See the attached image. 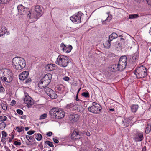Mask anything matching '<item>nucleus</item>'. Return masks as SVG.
Here are the masks:
<instances>
[{
  "label": "nucleus",
  "mask_w": 151,
  "mask_h": 151,
  "mask_svg": "<svg viewBox=\"0 0 151 151\" xmlns=\"http://www.w3.org/2000/svg\"><path fill=\"white\" fill-rule=\"evenodd\" d=\"M35 132V131H34L31 130L28 131V132H27V134H28V135H31L34 134Z\"/></svg>",
  "instance_id": "obj_44"
},
{
  "label": "nucleus",
  "mask_w": 151,
  "mask_h": 151,
  "mask_svg": "<svg viewBox=\"0 0 151 151\" xmlns=\"http://www.w3.org/2000/svg\"><path fill=\"white\" fill-rule=\"evenodd\" d=\"M57 66L54 64H48L45 66L46 69L49 71L54 70L56 69Z\"/></svg>",
  "instance_id": "obj_15"
},
{
  "label": "nucleus",
  "mask_w": 151,
  "mask_h": 151,
  "mask_svg": "<svg viewBox=\"0 0 151 151\" xmlns=\"http://www.w3.org/2000/svg\"><path fill=\"white\" fill-rule=\"evenodd\" d=\"M7 119V117L5 116H0V122H4L6 121Z\"/></svg>",
  "instance_id": "obj_35"
},
{
  "label": "nucleus",
  "mask_w": 151,
  "mask_h": 151,
  "mask_svg": "<svg viewBox=\"0 0 151 151\" xmlns=\"http://www.w3.org/2000/svg\"><path fill=\"white\" fill-rule=\"evenodd\" d=\"M129 43L128 42H119L117 44V47L121 49L123 48H129V47H131L129 46Z\"/></svg>",
  "instance_id": "obj_11"
},
{
  "label": "nucleus",
  "mask_w": 151,
  "mask_h": 151,
  "mask_svg": "<svg viewBox=\"0 0 151 151\" xmlns=\"http://www.w3.org/2000/svg\"><path fill=\"white\" fill-rule=\"evenodd\" d=\"M34 136L36 139L38 141L40 140L42 137V135L40 134H35Z\"/></svg>",
  "instance_id": "obj_28"
},
{
  "label": "nucleus",
  "mask_w": 151,
  "mask_h": 151,
  "mask_svg": "<svg viewBox=\"0 0 151 151\" xmlns=\"http://www.w3.org/2000/svg\"><path fill=\"white\" fill-rule=\"evenodd\" d=\"M45 92L47 94H51V93H54V91L52 89L47 87L46 88Z\"/></svg>",
  "instance_id": "obj_26"
},
{
  "label": "nucleus",
  "mask_w": 151,
  "mask_h": 151,
  "mask_svg": "<svg viewBox=\"0 0 151 151\" xmlns=\"http://www.w3.org/2000/svg\"><path fill=\"white\" fill-rule=\"evenodd\" d=\"M143 134L141 133L139 134L137 136L135 137L136 141H140L142 140Z\"/></svg>",
  "instance_id": "obj_23"
},
{
  "label": "nucleus",
  "mask_w": 151,
  "mask_h": 151,
  "mask_svg": "<svg viewBox=\"0 0 151 151\" xmlns=\"http://www.w3.org/2000/svg\"><path fill=\"white\" fill-rule=\"evenodd\" d=\"M63 51L66 53H69L70 52L71 50L72 49V47L70 45H68V47L66 46L63 48Z\"/></svg>",
  "instance_id": "obj_19"
},
{
  "label": "nucleus",
  "mask_w": 151,
  "mask_h": 151,
  "mask_svg": "<svg viewBox=\"0 0 151 151\" xmlns=\"http://www.w3.org/2000/svg\"><path fill=\"white\" fill-rule=\"evenodd\" d=\"M74 106H75V104L72 103L67 104L65 106V108L66 109H70L71 108H73V109L74 110Z\"/></svg>",
  "instance_id": "obj_30"
},
{
  "label": "nucleus",
  "mask_w": 151,
  "mask_h": 151,
  "mask_svg": "<svg viewBox=\"0 0 151 151\" xmlns=\"http://www.w3.org/2000/svg\"><path fill=\"white\" fill-rule=\"evenodd\" d=\"M53 140L54 142L56 143H58L59 142V141L55 138H53Z\"/></svg>",
  "instance_id": "obj_53"
},
{
  "label": "nucleus",
  "mask_w": 151,
  "mask_h": 151,
  "mask_svg": "<svg viewBox=\"0 0 151 151\" xmlns=\"http://www.w3.org/2000/svg\"><path fill=\"white\" fill-rule=\"evenodd\" d=\"M139 17L138 15L137 14H131L129 15V18L130 19H133L137 18Z\"/></svg>",
  "instance_id": "obj_33"
},
{
  "label": "nucleus",
  "mask_w": 151,
  "mask_h": 151,
  "mask_svg": "<svg viewBox=\"0 0 151 151\" xmlns=\"http://www.w3.org/2000/svg\"><path fill=\"white\" fill-rule=\"evenodd\" d=\"M147 4L150 5H151V0H146Z\"/></svg>",
  "instance_id": "obj_54"
},
{
  "label": "nucleus",
  "mask_w": 151,
  "mask_h": 151,
  "mask_svg": "<svg viewBox=\"0 0 151 151\" xmlns=\"http://www.w3.org/2000/svg\"><path fill=\"white\" fill-rule=\"evenodd\" d=\"M76 100L77 101H80V99H79L78 98V95H76Z\"/></svg>",
  "instance_id": "obj_58"
},
{
  "label": "nucleus",
  "mask_w": 151,
  "mask_h": 151,
  "mask_svg": "<svg viewBox=\"0 0 151 151\" xmlns=\"http://www.w3.org/2000/svg\"><path fill=\"white\" fill-rule=\"evenodd\" d=\"M29 72L25 71L21 73L19 75V79L21 80L24 81L25 80L28 76Z\"/></svg>",
  "instance_id": "obj_12"
},
{
  "label": "nucleus",
  "mask_w": 151,
  "mask_h": 151,
  "mask_svg": "<svg viewBox=\"0 0 151 151\" xmlns=\"http://www.w3.org/2000/svg\"><path fill=\"white\" fill-rule=\"evenodd\" d=\"M111 41L108 39V40L104 44H103V45L104 47L106 48H109L111 45Z\"/></svg>",
  "instance_id": "obj_22"
},
{
  "label": "nucleus",
  "mask_w": 151,
  "mask_h": 151,
  "mask_svg": "<svg viewBox=\"0 0 151 151\" xmlns=\"http://www.w3.org/2000/svg\"><path fill=\"white\" fill-rule=\"evenodd\" d=\"M4 91V88L2 86H0V92H3Z\"/></svg>",
  "instance_id": "obj_51"
},
{
  "label": "nucleus",
  "mask_w": 151,
  "mask_h": 151,
  "mask_svg": "<svg viewBox=\"0 0 151 151\" xmlns=\"http://www.w3.org/2000/svg\"><path fill=\"white\" fill-rule=\"evenodd\" d=\"M134 73L137 78H144L147 75V69L145 67L141 66L136 68Z\"/></svg>",
  "instance_id": "obj_5"
},
{
  "label": "nucleus",
  "mask_w": 151,
  "mask_h": 151,
  "mask_svg": "<svg viewBox=\"0 0 151 151\" xmlns=\"http://www.w3.org/2000/svg\"><path fill=\"white\" fill-rule=\"evenodd\" d=\"M109 110L111 111H114V108L109 109Z\"/></svg>",
  "instance_id": "obj_56"
},
{
  "label": "nucleus",
  "mask_w": 151,
  "mask_h": 151,
  "mask_svg": "<svg viewBox=\"0 0 151 151\" xmlns=\"http://www.w3.org/2000/svg\"><path fill=\"white\" fill-rule=\"evenodd\" d=\"M63 79L65 81H68L69 80V78L68 76H65L63 78Z\"/></svg>",
  "instance_id": "obj_49"
},
{
  "label": "nucleus",
  "mask_w": 151,
  "mask_h": 151,
  "mask_svg": "<svg viewBox=\"0 0 151 151\" xmlns=\"http://www.w3.org/2000/svg\"><path fill=\"white\" fill-rule=\"evenodd\" d=\"M108 18H107L106 19V20L105 21H104L102 22V24H105V22H106V21H108V19H107Z\"/></svg>",
  "instance_id": "obj_60"
},
{
  "label": "nucleus",
  "mask_w": 151,
  "mask_h": 151,
  "mask_svg": "<svg viewBox=\"0 0 151 151\" xmlns=\"http://www.w3.org/2000/svg\"><path fill=\"white\" fill-rule=\"evenodd\" d=\"M24 102L27 105V107L28 108L30 107L33 104V99L29 96V95H25Z\"/></svg>",
  "instance_id": "obj_10"
},
{
  "label": "nucleus",
  "mask_w": 151,
  "mask_h": 151,
  "mask_svg": "<svg viewBox=\"0 0 151 151\" xmlns=\"http://www.w3.org/2000/svg\"><path fill=\"white\" fill-rule=\"evenodd\" d=\"M127 57L126 56H123L121 57L119 59L118 63L126 66L127 64Z\"/></svg>",
  "instance_id": "obj_14"
},
{
  "label": "nucleus",
  "mask_w": 151,
  "mask_h": 151,
  "mask_svg": "<svg viewBox=\"0 0 151 151\" xmlns=\"http://www.w3.org/2000/svg\"><path fill=\"white\" fill-rule=\"evenodd\" d=\"M19 14L20 15H24L27 12H29L28 9L22 5L20 4L17 7Z\"/></svg>",
  "instance_id": "obj_9"
},
{
  "label": "nucleus",
  "mask_w": 151,
  "mask_h": 151,
  "mask_svg": "<svg viewBox=\"0 0 151 151\" xmlns=\"http://www.w3.org/2000/svg\"><path fill=\"white\" fill-rule=\"evenodd\" d=\"M81 94H89V93L88 92H83L81 93Z\"/></svg>",
  "instance_id": "obj_61"
},
{
  "label": "nucleus",
  "mask_w": 151,
  "mask_h": 151,
  "mask_svg": "<svg viewBox=\"0 0 151 151\" xmlns=\"http://www.w3.org/2000/svg\"><path fill=\"white\" fill-rule=\"evenodd\" d=\"M44 85V84H43V83H42V81H40L38 83V86L40 88H42L47 87L46 86H45Z\"/></svg>",
  "instance_id": "obj_32"
},
{
  "label": "nucleus",
  "mask_w": 151,
  "mask_h": 151,
  "mask_svg": "<svg viewBox=\"0 0 151 151\" xmlns=\"http://www.w3.org/2000/svg\"><path fill=\"white\" fill-rule=\"evenodd\" d=\"M111 68V70L112 72L119 71V69L118 68L117 65L114 64L112 65Z\"/></svg>",
  "instance_id": "obj_24"
},
{
  "label": "nucleus",
  "mask_w": 151,
  "mask_h": 151,
  "mask_svg": "<svg viewBox=\"0 0 151 151\" xmlns=\"http://www.w3.org/2000/svg\"><path fill=\"white\" fill-rule=\"evenodd\" d=\"M6 124L4 122L0 123V129H3L5 127Z\"/></svg>",
  "instance_id": "obj_37"
},
{
  "label": "nucleus",
  "mask_w": 151,
  "mask_h": 151,
  "mask_svg": "<svg viewBox=\"0 0 151 151\" xmlns=\"http://www.w3.org/2000/svg\"><path fill=\"white\" fill-rule=\"evenodd\" d=\"M101 109L102 107L100 105L97 103L93 102L92 106L88 107V111L93 113L97 114L100 113Z\"/></svg>",
  "instance_id": "obj_6"
},
{
  "label": "nucleus",
  "mask_w": 151,
  "mask_h": 151,
  "mask_svg": "<svg viewBox=\"0 0 151 151\" xmlns=\"http://www.w3.org/2000/svg\"><path fill=\"white\" fill-rule=\"evenodd\" d=\"M14 144L20 146L21 145V143L20 142H18L17 141H15L14 142Z\"/></svg>",
  "instance_id": "obj_43"
},
{
  "label": "nucleus",
  "mask_w": 151,
  "mask_h": 151,
  "mask_svg": "<svg viewBox=\"0 0 151 151\" xmlns=\"http://www.w3.org/2000/svg\"><path fill=\"white\" fill-rule=\"evenodd\" d=\"M74 110L79 112H83L84 110V109L83 106L81 105H78L76 104H75V106H74Z\"/></svg>",
  "instance_id": "obj_17"
},
{
  "label": "nucleus",
  "mask_w": 151,
  "mask_h": 151,
  "mask_svg": "<svg viewBox=\"0 0 151 151\" xmlns=\"http://www.w3.org/2000/svg\"><path fill=\"white\" fill-rule=\"evenodd\" d=\"M31 79L30 78H29V79H26L25 81V82H24L25 83H28L30 82H31Z\"/></svg>",
  "instance_id": "obj_50"
},
{
  "label": "nucleus",
  "mask_w": 151,
  "mask_h": 151,
  "mask_svg": "<svg viewBox=\"0 0 151 151\" xmlns=\"http://www.w3.org/2000/svg\"><path fill=\"white\" fill-rule=\"evenodd\" d=\"M47 116V114L46 113H44L40 116L39 119L40 120H41L45 119L46 118Z\"/></svg>",
  "instance_id": "obj_38"
},
{
  "label": "nucleus",
  "mask_w": 151,
  "mask_h": 151,
  "mask_svg": "<svg viewBox=\"0 0 151 151\" xmlns=\"http://www.w3.org/2000/svg\"><path fill=\"white\" fill-rule=\"evenodd\" d=\"M1 106L4 110L5 111L7 109V106L6 104L2 103L1 104Z\"/></svg>",
  "instance_id": "obj_40"
},
{
  "label": "nucleus",
  "mask_w": 151,
  "mask_h": 151,
  "mask_svg": "<svg viewBox=\"0 0 151 151\" xmlns=\"http://www.w3.org/2000/svg\"><path fill=\"white\" fill-rule=\"evenodd\" d=\"M83 134H86V135L88 136H89L90 135V133L88 132H84Z\"/></svg>",
  "instance_id": "obj_52"
},
{
  "label": "nucleus",
  "mask_w": 151,
  "mask_h": 151,
  "mask_svg": "<svg viewBox=\"0 0 151 151\" xmlns=\"http://www.w3.org/2000/svg\"><path fill=\"white\" fill-rule=\"evenodd\" d=\"M83 96H84L85 98H88L89 97V95H82Z\"/></svg>",
  "instance_id": "obj_62"
},
{
  "label": "nucleus",
  "mask_w": 151,
  "mask_h": 151,
  "mask_svg": "<svg viewBox=\"0 0 151 151\" xmlns=\"http://www.w3.org/2000/svg\"><path fill=\"white\" fill-rule=\"evenodd\" d=\"M123 124L125 126L128 127L129 125V122L127 120L125 119L123 122Z\"/></svg>",
  "instance_id": "obj_39"
},
{
  "label": "nucleus",
  "mask_w": 151,
  "mask_h": 151,
  "mask_svg": "<svg viewBox=\"0 0 151 151\" xmlns=\"http://www.w3.org/2000/svg\"><path fill=\"white\" fill-rule=\"evenodd\" d=\"M49 114L51 116V118L53 119H60L64 117L65 113L62 110L54 108L50 111Z\"/></svg>",
  "instance_id": "obj_3"
},
{
  "label": "nucleus",
  "mask_w": 151,
  "mask_h": 151,
  "mask_svg": "<svg viewBox=\"0 0 151 151\" xmlns=\"http://www.w3.org/2000/svg\"><path fill=\"white\" fill-rule=\"evenodd\" d=\"M69 63V58L67 56L61 55L58 56L56 62V64L62 67H66Z\"/></svg>",
  "instance_id": "obj_4"
},
{
  "label": "nucleus",
  "mask_w": 151,
  "mask_h": 151,
  "mask_svg": "<svg viewBox=\"0 0 151 151\" xmlns=\"http://www.w3.org/2000/svg\"><path fill=\"white\" fill-rule=\"evenodd\" d=\"M117 65L118 66V68L119 69V71H122L126 68V66H124V65H121L118 63Z\"/></svg>",
  "instance_id": "obj_27"
},
{
  "label": "nucleus",
  "mask_w": 151,
  "mask_h": 151,
  "mask_svg": "<svg viewBox=\"0 0 151 151\" xmlns=\"http://www.w3.org/2000/svg\"><path fill=\"white\" fill-rule=\"evenodd\" d=\"M11 103L13 104H16V101L15 100H13L11 102Z\"/></svg>",
  "instance_id": "obj_63"
},
{
  "label": "nucleus",
  "mask_w": 151,
  "mask_h": 151,
  "mask_svg": "<svg viewBox=\"0 0 151 151\" xmlns=\"http://www.w3.org/2000/svg\"><path fill=\"white\" fill-rule=\"evenodd\" d=\"M24 128L23 127H16V129L17 131L19 132H20L22 131H24Z\"/></svg>",
  "instance_id": "obj_34"
},
{
  "label": "nucleus",
  "mask_w": 151,
  "mask_h": 151,
  "mask_svg": "<svg viewBox=\"0 0 151 151\" xmlns=\"http://www.w3.org/2000/svg\"><path fill=\"white\" fill-rule=\"evenodd\" d=\"M120 42H128L126 41H125V39H124L122 37H121L120 39Z\"/></svg>",
  "instance_id": "obj_48"
},
{
  "label": "nucleus",
  "mask_w": 151,
  "mask_h": 151,
  "mask_svg": "<svg viewBox=\"0 0 151 151\" xmlns=\"http://www.w3.org/2000/svg\"><path fill=\"white\" fill-rule=\"evenodd\" d=\"M60 46L62 47H63V48L65 46L63 43H62L60 45Z\"/></svg>",
  "instance_id": "obj_64"
},
{
  "label": "nucleus",
  "mask_w": 151,
  "mask_h": 151,
  "mask_svg": "<svg viewBox=\"0 0 151 151\" xmlns=\"http://www.w3.org/2000/svg\"><path fill=\"white\" fill-rule=\"evenodd\" d=\"M145 132L147 134H148L151 131V124H148L145 129Z\"/></svg>",
  "instance_id": "obj_20"
},
{
  "label": "nucleus",
  "mask_w": 151,
  "mask_h": 151,
  "mask_svg": "<svg viewBox=\"0 0 151 151\" xmlns=\"http://www.w3.org/2000/svg\"><path fill=\"white\" fill-rule=\"evenodd\" d=\"M131 58V60L133 62L135 61L137 59L135 55H132Z\"/></svg>",
  "instance_id": "obj_45"
},
{
  "label": "nucleus",
  "mask_w": 151,
  "mask_h": 151,
  "mask_svg": "<svg viewBox=\"0 0 151 151\" xmlns=\"http://www.w3.org/2000/svg\"><path fill=\"white\" fill-rule=\"evenodd\" d=\"M78 134V132L76 131H74L71 135V137L72 139L76 140V137Z\"/></svg>",
  "instance_id": "obj_25"
},
{
  "label": "nucleus",
  "mask_w": 151,
  "mask_h": 151,
  "mask_svg": "<svg viewBox=\"0 0 151 151\" xmlns=\"http://www.w3.org/2000/svg\"><path fill=\"white\" fill-rule=\"evenodd\" d=\"M49 97L53 99H55L57 97V95H48Z\"/></svg>",
  "instance_id": "obj_41"
},
{
  "label": "nucleus",
  "mask_w": 151,
  "mask_h": 151,
  "mask_svg": "<svg viewBox=\"0 0 151 151\" xmlns=\"http://www.w3.org/2000/svg\"><path fill=\"white\" fill-rule=\"evenodd\" d=\"M2 134L3 136H4L5 137H6L7 136L6 133L4 131H2Z\"/></svg>",
  "instance_id": "obj_47"
},
{
  "label": "nucleus",
  "mask_w": 151,
  "mask_h": 151,
  "mask_svg": "<svg viewBox=\"0 0 151 151\" xmlns=\"http://www.w3.org/2000/svg\"><path fill=\"white\" fill-rule=\"evenodd\" d=\"M26 138L29 142H33L34 140V138L31 136H29L28 135H26Z\"/></svg>",
  "instance_id": "obj_31"
},
{
  "label": "nucleus",
  "mask_w": 151,
  "mask_h": 151,
  "mask_svg": "<svg viewBox=\"0 0 151 151\" xmlns=\"http://www.w3.org/2000/svg\"><path fill=\"white\" fill-rule=\"evenodd\" d=\"M1 141L3 142H6L5 139V138H4L3 137H2V139H1Z\"/></svg>",
  "instance_id": "obj_57"
},
{
  "label": "nucleus",
  "mask_w": 151,
  "mask_h": 151,
  "mask_svg": "<svg viewBox=\"0 0 151 151\" xmlns=\"http://www.w3.org/2000/svg\"><path fill=\"white\" fill-rule=\"evenodd\" d=\"M51 79V75L50 74H46L40 80L44 85L47 86L49 84Z\"/></svg>",
  "instance_id": "obj_8"
},
{
  "label": "nucleus",
  "mask_w": 151,
  "mask_h": 151,
  "mask_svg": "<svg viewBox=\"0 0 151 151\" xmlns=\"http://www.w3.org/2000/svg\"><path fill=\"white\" fill-rule=\"evenodd\" d=\"M82 13L81 12H79L77 15H74L70 17V20L73 22H76V23H80L81 22V18L82 15Z\"/></svg>",
  "instance_id": "obj_7"
},
{
  "label": "nucleus",
  "mask_w": 151,
  "mask_h": 151,
  "mask_svg": "<svg viewBox=\"0 0 151 151\" xmlns=\"http://www.w3.org/2000/svg\"><path fill=\"white\" fill-rule=\"evenodd\" d=\"M79 117L78 114H73L70 115V119L71 122H76L78 120Z\"/></svg>",
  "instance_id": "obj_16"
},
{
  "label": "nucleus",
  "mask_w": 151,
  "mask_h": 151,
  "mask_svg": "<svg viewBox=\"0 0 151 151\" xmlns=\"http://www.w3.org/2000/svg\"><path fill=\"white\" fill-rule=\"evenodd\" d=\"M146 150V147L145 146L142 148V151H145Z\"/></svg>",
  "instance_id": "obj_59"
},
{
  "label": "nucleus",
  "mask_w": 151,
  "mask_h": 151,
  "mask_svg": "<svg viewBox=\"0 0 151 151\" xmlns=\"http://www.w3.org/2000/svg\"><path fill=\"white\" fill-rule=\"evenodd\" d=\"M118 37V36L116 33L115 32H113L109 35V39L111 41L112 40L117 38Z\"/></svg>",
  "instance_id": "obj_21"
},
{
  "label": "nucleus",
  "mask_w": 151,
  "mask_h": 151,
  "mask_svg": "<svg viewBox=\"0 0 151 151\" xmlns=\"http://www.w3.org/2000/svg\"><path fill=\"white\" fill-rule=\"evenodd\" d=\"M5 76V77H3V78L2 79L4 82L10 83L12 81L13 78L12 75L11 74L10 75L8 74H6ZM1 78L2 79V77H1Z\"/></svg>",
  "instance_id": "obj_13"
},
{
  "label": "nucleus",
  "mask_w": 151,
  "mask_h": 151,
  "mask_svg": "<svg viewBox=\"0 0 151 151\" xmlns=\"http://www.w3.org/2000/svg\"><path fill=\"white\" fill-rule=\"evenodd\" d=\"M16 111L17 113L20 115H22L23 114V112L20 109H17V110Z\"/></svg>",
  "instance_id": "obj_42"
},
{
  "label": "nucleus",
  "mask_w": 151,
  "mask_h": 151,
  "mask_svg": "<svg viewBox=\"0 0 151 151\" xmlns=\"http://www.w3.org/2000/svg\"><path fill=\"white\" fill-rule=\"evenodd\" d=\"M45 143L46 144H47L50 147H53L54 145L52 142H51L49 141H46L45 142Z\"/></svg>",
  "instance_id": "obj_36"
},
{
  "label": "nucleus",
  "mask_w": 151,
  "mask_h": 151,
  "mask_svg": "<svg viewBox=\"0 0 151 151\" xmlns=\"http://www.w3.org/2000/svg\"><path fill=\"white\" fill-rule=\"evenodd\" d=\"M0 32V36L3 37V35L7 33V30L5 26H3Z\"/></svg>",
  "instance_id": "obj_18"
},
{
  "label": "nucleus",
  "mask_w": 151,
  "mask_h": 151,
  "mask_svg": "<svg viewBox=\"0 0 151 151\" xmlns=\"http://www.w3.org/2000/svg\"><path fill=\"white\" fill-rule=\"evenodd\" d=\"M81 137L80 134H79V132H78V134L76 137V140L77 139H80Z\"/></svg>",
  "instance_id": "obj_46"
},
{
  "label": "nucleus",
  "mask_w": 151,
  "mask_h": 151,
  "mask_svg": "<svg viewBox=\"0 0 151 151\" xmlns=\"http://www.w3.org/2000/svg\"><path fill=\"white\" fill-rule=\"evenodd\" d=\"M52 133L51 132H49L47 134V135L49 137H50L51 136L52 134Z\"/></svg>",
  "instance_id": "obj_55"
},
{
  "label": "nucleus",
  "mask_w": 151,
  "mask_h": 151,
  "mask_svg": "<svg viewBox=\"0 0 151 151\" xmlns=\"http://www.w3.org/2000/svg\"><path fill=\"white\" fill-rule=\"evenodd\" d=\"M138 108V105H133L131 107V109L132 112L135 113L136 112Z\"/></svg>",
  "instance_id": "obj_29"
},
{
  "label": "nucleus",
  "mask_w": 151,
  "mask_h": 151,
  "mask_svg": "<svg viewBox=\"0 0 151 151\" xmlns=\"http://www.w3.org/2000/svg\"><path fill=\"white\" fill-rule=\"evenodd\" d=\"M12 62L13 67L16 70H20L26 66L25 60L20 57H17L13 58Z\"/></svg>",
  "instance_id": "obj_2"
},
{
  "label": "nucleus",
  "mask_w": 151,
  "mask_h": 151,
  "mask_svg": "<svg viewBox=\"0 0 151 151\" xmlns=\"http://www.w3.org/2000/svg\"><path fill=\"white\" fill-rule=\"evenodd\" d=\"M43 9L42 6L37 5L35 7L34 11L30 12L27 15V17L31 19L32 22L37 21L39 18L43 14Z\"/></svg>",
  "instance_id": "obj_1"
}]
</instances>
